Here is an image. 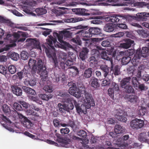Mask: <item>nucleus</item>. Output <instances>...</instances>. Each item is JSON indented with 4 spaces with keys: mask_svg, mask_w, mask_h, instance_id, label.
Segmentation results:
<instances>
[{
    "mask_svg": "<svg viewBox=\"0 0 149 149\" xmlns=\"http://www.w3.org/2000/svg\"><path fill=\"white\" fill-rule=\"evenodd\" d=\"M48 37L46 40L47 42L42 45V47L47 56L51 58L52 57L53 54L55 53V49L53 45V42L56 43L57 40L56 38H54L51 35L49 36Z\"/></svg>",
    "mask_w": 149,
    "mask_h": 149,
    "instance_id": "nucleus-1",
    "label": "nucleus"
},
{
    "mask_svg": "<svg viewBox=\"0 0 149 149\" xmlns=\"http://www.w3.org/2000/svg\"><path fill=\"white\" fill-rule=\"evenodd\" d=\"M101 140L103 144L110 146L108 148L109 149H120L122 143V139L121 138L116 137L112 143L107 136L102 137Z\"/></svg>",
    "mask_w": 149,
    "mask_h": 149,
    "instance_id": "nucleus-2",
    "label": "nucleus"
},
{
    "mask_svg": "<svg viewBox=\"0 0 149 149\" xmlns=\"http://www.w3.org/2000/svg\"><path fill=\"white\" fill-rule=\"evenodd\" d=\"M70 86L68 93L77 98L81 96V93L79 90L76 87V84L73 82H69L68 84Z\"/></svg>",
    "mask_w": 149,
    "mask_h": 149,
    "instance_id": "nucleus-3",
    "label": "nucleus"
},
{
    "mask_svg": "<svg viewBox=\"0 0 149 149\" xmlns=\"http://www.w3.org/2000/svg\"><path fill=\"white\" fill-rule=\"evenodd\" d=\"M144 125V121L140 119L136 118L130 123V126L133 129L138 130L143 127Z\"/></svg>",
    "mask_w": 149,
    "mask_h": 149,
    "instance_id": "nucleus-4",
    "label": "nucleus"
},
{
    "mask_svg": "<svg viewBox=\"0 0 149 149\" xmlns=\"http://www.w3.org/2000/svg\"><path fill=\"white\" fill-rule=\"evenodd\" d=\"M76 34H81L84 37L90 38L95 35L94 27H91L88 30L83 29L75 33Z\"/></svg>",
    "mask_w": 149,
    "mask_h": 149,
    "instance_id": "nucleus-5",
    "label": "nucleus"
},
{
    "mask_svg": "<svg viewBox=\"0 0 149 149\" xmlns=\"http://www.w3.org/2000/svg\"><path fill=\"white\" fill-rule=\"evenodd\" d=\"M54 63V66L55 67L58 68L59 69H62L63 71L66 70L65 67V63L64 62L58 61L55 53H53L51 57Z\"/></svg>",
    "mask_w": 149,
    "mask_h": 149,
    "instance_id": "nucleus-6",
    "label": "nucleus"
},
{
    "mask_svg": "<svg viewBox=\"0 0 149 149\" xmlns=\"http://www.w3.org/2000/svg\"><path fill=\"white\" fill-rule=\"evenodd\" d=\"M30 70L29 68L26 69L24 68L21 71L17 73V76L15 75L13 76V77L16 78V77H18L19 80H21L23 78H24L26 80V78L30 74Z\"/></svg>",
    "mask_w": 149,
    "mask_h": 149,
    "instance_id": "nucleus-7",
    "label": "nucleus"
},
{
    "mask_svg": "<svg viewBox=\"0 0 149 149\" xmlns=\"http://www.w3.org/2000/svg\"><path fill=\"white\" fill-rule=\"evenodd\" d=\"M31 108L32 109L34 110L37 111V112H35L33 110H30L31 111L30 113L31 115V116L30 118L31 119L34 121H37L38 120L39 118V115L38 112H40V109L38 107L36 106L34 104H32L31 105Z\"/></svg>",
    "mask_w": 149,
    "mask_h": 149,
    "instance_id": "nucleus-8",
    "label": "nucleus"
},
{
    "mask_svg": "<svg viewBox=\"0 0 149 149\" xmlns=\"http://www.w3.org/2000/svg\"><path fill=\"white\" fill-rule=\"evenodd\" d=\"M58 95L61 97L60 98L64 103L73 101V98L70 97V95L68 92H59Z\"/></svg>",
    "mask_w": 149,
    "mask_h": 149,
    "instance_id": "nucleus-9",
    "label": "nucleus"
},
{
    "mask_svg": "<svg viewBox=\"0 0 149 149\" xmlns=\"http://www.w3.org/2000/svg\"><path fill=\"white\" fill-rule=\"evenodd\" d=\"M124 111L121 110H118L117 111L116 114L115 115V117L118 120L121 122L125 123L127 119L124 116Z\"/></svg>",
    "mask_w": 149,
    "mask_h": 149,
    "instance_id": "nucleus-10",
    "label": "nucleus"
},
{
    "mask_svg": "<svg viewBox=\"0 0 149 149\" xmlns=\"http://www.w3.org/2000/svg\"><path fill=\"white\" fill-rule=\"evenodd\" d=\"M149 52V43H147L146 46L145 47H143L141 52L137 50L136 52H138V54L140 56L141 58H146L148 56V52Z\"/></svg>",
    "mask_w": 149,
    "mask_h": 149,
    "instance_id": "nucleus-11",
    "label": "nucleus"
},
{
    "mask_svg": "<svg viewBox=\"0 0 149 149\" xmlns=\"http://www.w3.org/2000/svg\"><path fill=\"white\" fill-rule=\"evenodd\" d=\"M111 64L110 73L112 72V74H114L115 75H118L120 73V66L118 65H116L113 61H111Z\"/></svg>",
    "mask_w": 149,
    "mask_h": 149,
    "instance_id": "nucleus-12",
    "label": "nucleus"
},
{
    "mask_svg": "<svg viewBox=\"0 0 149 149\" xmlns=\"http://www.w3.org/2000/svg\"><path fill=\"white\" fill-rule=\"evenodd\" d=\"M89 52V50L87 48H83L79 52V57H78L79 59L85 62V60L87 58Z\"/></svg>",
    "mask_w": 149,
    "mask_h": 149,
    "instance_id": "nucleus-13",
    "label": "nucleus"
},
{
    "mask_svg": "<svg viewBox=\"0 0 149 149\" xmlns=\"http://www.w3.org/2000/svg\"><path fill=\"white\" fill-rule=\"evenodd\" d=\"M11 88L12 92L13 94L17 96H21L22 95V90L20 87L19 85L12 86Z\"/></svg>",
    "mask_w": 149,
    "mask_h": 149,
    "instance_id": "nucleus-14",
    "label": "nucleus"
},
{
    "mask_svg": "<svg viewBox=\"0 0 149 149\" xmlns=\"http://www.w3.org/2000/svg\"><path fill=\"white\" fill-rule=\"evenodd\" d=\"M39 70L36 71L41 77L44 79H46L48 77L49 71L45 67H43L42 69H39Z\"/></svg>",
    "mask_w": 149,
    "mask_h": 149,
    "instance_id": "nucleus-15",
    "label": "nucleus"
},
{
    "mask_svg": "<svg viewBox=\"0 0 149 149\" xmlns=\"http://www.w3.org/2000/svg\"><path fill=\"white\" fill-rule=\"evenodd\" d=\"M127 101L132 104H136L138 101V97L135 95H127L125 96Z\"/></svg>",
    "mask_w": 149,
    "mask_h": 149,
    "instance_id": "nucleus-16",
    "label": "nucleus"
},
{
    "mask_svg": "<svg viewBox=\"0 0 149 149\" xmlns=\"http://www.w3.org/2000/svg\"><path fill=\"white\" fill-rule=\"evenodd\" d=\"M115 24L109 23L105 24L103 28V30L106 32H111L115 30Z\"/></svg>",
    "mask_w": 149,
    "mask_h": 149,
    "instance_id": "nucleus-17",
    "label": "nucleus"
},
{
    "mask_svg": "<svg viewBox=\"0 0 149 149\" xmlns=\"http://www.w3.org/2000/svg\"><path fill=\"white\" fill-rule=\"evenodd\" d=\"M119 0H108V2L110 3L109 5L112 6H126L132 4V3L130 1H126L123 3L120 4L121 5H119L118 2Z\"/></svg>",
    "mask_w": 149,
    "mask_h": 149,
    "instance_id": "nucleus-18",
    "label": "nucleus"
},
{
    "mask_svg": "<svg viewBox=\"0 0 149 149\" xmlns=\"http://www.w3.org/2000/svg\"><path fill=\"white\" fill-rule=\"evenodd\" d=\"M131 77H127L123 78L120 81V86L123 88L126 87V86L130 84Z\"/></svg>",
    "mask_w": 149,
    "mask_h": 149,
    "instance_id": "nucleus-19",
    "label": "nucleus"
},
{
    "mask_svg": "<svg viewBox=\"0 0 149 149\" xmlns=\"http://www.w3.org/2000/svg\"><path fill=\"white\" fill-rule=\"evenodd\" d=\"M126 41L124 43H121L120 46L122 48L127 49L130 47L132 45H134V41L129 39H126Z\"/></svg>",
    "mask_w": 149,
    "mask_h": 149,
    "instance_id": "nucleus-20",
    "label": "nucleus"
},
{
    "mask_svg": "<svg viewBox=\"0 0 149 149\" xmlns=\"http://www.w3.org/2000/svg\"><path fill=\"white\" fill-rule=\"evenodd\" d=\"M85 96L88 104L90 106V107L93 106L95 105L94 100L90 94L88 93H85Z\"/></svg>",
    "mask_w": 149,
    "mask_h": 149,
    "instance_id": "nucleus-21",
    "label": "nucleus"
},
{
    "mask_svg": "<svg viewBox=\"0 0 149 149\" xmlns=\"http://www.w3.org/2000/svg\"><path fill=\"white\" fill-rule=\"evenodd\" d=\"M66 80V77L65 75L63 74L61 76L56 75L55 78L53 79V81L55 82L56 83H63Z\"/></svg>",
    "mask_w": 149,
    "mask_h": 149,
    "instance_id": "nucleus-22",
    "label": "nucleus"
},
{
    "mask_svg": "<svg viewBox=\"0 0 149 149\" xmlns=\"http://www.w3.org/2000/svg\"><path fill=\"white\" fill-rule=\"evenodd\" d=\"M90 66L93 68L98 66L97 60L96 59L95 57L92 56L89 58Z\"/></svg>",
    "mask_w": 149,
    "mask_h": 149,
    "instance_id": "nucleus-23",
    "label": "nucleus"
},
{
    "mask_svg": "<svg viewBox=\"0 0 149 149\" xmlns=\"http://www.w3.org/2000/svg\"><path fill=\"white\" fill-rule=\"evenodd\" d=\"M69 74L73 77H75L79 74V71L77 68L75 66H72L68 68Z\"/></svg>",
    "mask_w": 149,
    "mask_h": 149,
    "instance_id": "nucleus-24",
    "label": "nucleus"
},
{
    "mask_svg": "<svg viewBox=\"0 0 149 149\" xmlns=\"http://www.w3.org/2000/svg\"><path fill=\"white\" fill-rule=\"evenodd\" d=\"M74 101H76V100L73 99V101L72 100V101L70 102H67L65 103H64L66 111L68 112H69L70 110H72L73 109L74 106L73 103H74Z\"/></svg>",
    "mask_w": 149,
    "mask_h": 149,
    "instance_id": "nucleus-25",
    "label": "nucleus"
},
{
    "mask_svg": "<svg viewBox=\"0 0 149 149\" xmlns=\"http://www.w3.org/2000/svg\"><path fill=\"white\" fill-rule=\"evenodd\" d=\"M36 61L35 60L30 58L28 64L30 68H32V72H34L35 71L37 70V67L36 65Z\"/></svg>",
    "mask_w": 149,
    "mask_h": 149,
    "instance_id": "nucleus-26",
    "label": "nucleus"
},
{
    "mask_svg": "<svg viewBox=\"0 0 149 149\" xmlns=\"http://www.w3.org/2000/svg\"><path fill=\"white\" fill-rule=\"evenodd\" d=\"M0 22L4 24H6L8 26L11 27H14V24L9 19H8L0 16Z\"/></svg>",
    "mask_w": 149,
    "mask_h": 149,
    "instance_id": "nucleus-27",
    "label": "nucleus"
},
{
    "mask_svg": "<svg viewBox=\"0 0 149 149\" xmlns=\"http://www.w3.org/2000/svg\"><path fill=\"white\" fill-rule=\"evenodd\" d=\"M100 68L104 76L105 77H106L107 76H109V68L106 65H101L100 66Z\"/></svg>",
    "mask_w": 149,
    "mask_h": 149,
    "instance_id": "nucleus-28",
    "label": "nucleus"
},
{
    "mask_svg": "<svg viewBox=\"0 0 149 149\" xmlns=\"http://www.w3.org/2000/svg\"><path fill=\"white\" fill-rule=\"evenodd\" d=\"M88 10L84 8H77L75 9L76 14L83 16L88 15L90 14L87 13Z\"/></svg>",
    "mask_w": 149,
    "mask_h": 149,
    "instance_id": "nucleus-29",
    "label": "nucleus"
},
{
    "mask_svg": "<svg viewBox=\"0 0 149 149\" xmlns=\"http://www.w3.org/2000/svg\"><path fill=\"white\" fill-rule=\"evenodd\" d=\"M125 128L120 125L117 124L115 126L114 131L117 134L122 133L125 132Z\"/></svg>",
    "mask_w": 149,
    "mask_h": 149,
    "instance_id": "nucleus-30",
    "label": "nucleus"
},
{
    "mask_svg": "<svg viewBox=\"0 0 149 149\" xmlns=\"http://www.w3.org/2000/svg\"><path fill=\"white\" fill-rule=\"evenodd\" d=\"M31 45L32 47L33 48H37L42 51L40 43L39 41L34 40L31 42Z\"/></svg>",
    "mask_w": 149,
    "mask_h": 149,
    "instance_id": "nucleus-31",
    "label": "nucleus"
},
{
    "mask_svg": "<svg viewBox=\"0 0 149 149\" xmlns=\"http://www.w3.org/2000/svg\"><path fill=\"white\" fill-rule=\"evenodd\" d=\"M123 17L120 16L114 15L109 17V20L113 23L118 22Z\"/></svg>",
    "mask_w": 149,
    "mask_h": 149,
    "instance_id": "nucleus-32",
    "label": "nucleus"
},
{
    "mask_svg": "<svg viewBox=\"0 0 149 149\" xmlns=\"http://www.w3.org/2000/svg\"><path fill=\"white\" fill-rule=\"evenodd\" d=\"M58 142L61 143L63 146L66 148H68L70 146L69 143L70 142V139H68L66 140L65 138L64 139H60L58 140Z\"/></svg>",
    "mask_w": 149,
    "mask_h": 149,
    "instance_id": "nucleus-33",
    "label": "nucleus"
},
{
    "mask_svg": "<svg viewBox=\"0 0 149 149\" xmlns=\"http://www.w3.org/2000/svg\"><path fill=\"white\" fill-rule=\"evenodd\" d=\"M91 85L92 87L95 88H97L100 86V84L97 79L94 77H92L91 79Z\"/></svg>",
    "mask_w": 149,
    "mask_h": 149,
    "instance_id": "nucleus-34",
    "label": "nucleus"
},
{
    "mask_svg": "<svg viewBox=\"0 0 149 149\" xmlns=\"http://www.w3.org/2000/svg\"><path fill=\"white\" fill-rule=\"evenodd\" d=\"M137 32L139 35L143 38L149 37V31H145L143 29H139Z\"/></svg>",
    "mask_w": 149,
    "mask_h": 149,
    "instance_id": "nucleus-35",
    "label": "nucleus"
},
{
    "mask_svg": "<svg viewBox=\"0 0 149 149\" xmlns=\"http://www.w3.org/2000/svg\"><path fill=\"white\" fill-rule=\"evenodd\" d=\"M22 89L24 91L28 94L35 95L36 94L35 91L31 88L26 86H24L22 87Z\"/></svg>",
    "mask_w": 149,
    "mask_h": 149,
    "instance_id": "nucleus-36",
    "label": "nucleus"
},
{
    "mask_svg": "<svg viewBox=\"0 0 149 149\" xmlns=\"http://www.w3.org/2000/svg\"><path fill=\"white\" fill-rule=\"evenodd\" d=\"M93 69L89 68L86 70L83 74V77L86 78H89L92 75Z\"/></svg>",
    "mask_w": 149,
    "mask_h": 149,
    "instance_id": "nucleus-37",
    "label": "nucleus"
},
{
    "mask_svg": "<svg viewBox=\"0 0 149 149\" xmlns=\"http://www.w3.org/2000/svg\"><path fill=\"white\" fill-rule=\"evenodd\" d=\"M140 55L138 54V52H136L134 55V56L132 59L131 62L132 64L134 66L137 65V63L139 62L138 59L141 58Z\"/></svg>",
    "mask_w": 149,
    "mask_h": 149,
    "instance_id": "nucleus-38",
    "label": "nucleus"
},
{
    "mask_svg": "<svg viewBox=\"0 0 149 149\" xmlns=\"http://www.w3.org/2000/svg\"><path fill=\"white\" fill-rule=\"evenodd\" d=\"M140 80L139 79H137L136 77H133L132 78H131L132 83L135 89H137V87L140 83L139 81Z\"/></svg>",
    "mask_w": 149,
    "mask_h": 149,
    "instance_id": "nucleus-39",
    "label": "nucleus"
},
{
    "mask_svg": "<svg viewBox=\"0 0 149 149\" xmlns=\"http://www.w3.org/2000/svg\"><path fill=\"white\" fill-rule=\"evenodd\" d=\"M101 55V57L102 59L108 61L110 63H111V61H113L111 57H109L107 55V52L105 51L102 52Z\"/></svg>",
    "mask_w": 149,
    "mask_h": 149,
    "instance_id": "nucleus-40",
    "label": "nucleus"
},
{
    "mask_svg": "<svg viewBox=\"0 0 149 149\" xmlns=\"http://www.w3.org/2000/svg\"><path fill=\"white\" fill-rule=\"evenodd\" d=\"M117 51L116 49H115L113 47H111V49H109L107 50L108 54L112 56L113 57L115 58L117 56Z\"/></svg>",
    "mask_w": 149,
    "mask_h": 149,
    "instance_id": "nucleus-41",
    "label": "nucleus"
},
{
    "mask_svg": "<svg viewBox=\"0 0 149 149\" xmlns=\"http://www.w3.org/2000/svg\"><path fill=\"white\" fill-rule=\"evenodd\" d=\"M23 123L24 127L29 129L30 128L32 125L31 122L26 118L24 119V120L23 122Z\"/></svg>",
    "mask_w": 149,
    "mask_h": 149,
    "instance_id": "nucleus-42",
    "label": "nucleus"
},
{
    "mask_svg": "<svg viewBox=\"0 0 149 149\" xmlns=\"http://www.w3.org/2000/svg\"><path fill=\"white\" fill-rule=\"evenodd\" d=\"M147 137L146 135L141 134L139 137L138 139L141 142H145L149 144V140L147 139Z\"/></svg>",
    "mask_w": 149,
    "mask_h": 149,
    "instance_id": "nucleus-43",
    "label": "nucleus"
},
{
    "mask_svg": "<svg viewBox=\"0 0 149 149\" xmlns=\"http://www.w3.org/2000/svg\"><path fill=\"white\" fill-rule=\"evenodd\" d=\"M37 67V69L36 71H35L34 72L35 73L36 72V71L39 70V69H42L43 67H45V63L43 62L41 59L39 60L37 62V65H36Z\"/></svg>",
    "mask_w": 149,
    "mask_h": 149,
    "instance_id": "nucleus-44",
    "label": "nucleus"
},
{
    "mask_svg": "<svg viewBox=\"0 0 149 149\" xmlns=\"http://www.w3.org/2000/svg\"><path fill=\"white\" fill-rule=\"evenodd\" d=\"M126 93H133L134 92L133 86L130 84L123 88Z\"/></svg>",
    "mask_w": 149,
    "mask_h": 149,
    "instance_id": "nucleus-45",
    "label": "nucleus"
},
{
    "mask_svg": "<svg viewBox=\"0 0 149 149\" xmlns=\"http://www.w3.org/2000/svg\"><path fill=\"white\" fill-rule=\"evenodd\" d=\"M35 11L37 15H42L45 14L47 13V10L44 8H37Z\"/></svg>",
    "mask_w": 149,
    "mask_h": 149,
    "instance_id": "nucleus-46",
    "label": "nucleus"
},
{
    "mask_svg": "<svg viewBox=\"0 0 149 149\" xmlns=\"http://www.w3.org/2000/svg\"><path fill=\"white\" fill-rule=\"evenodd\" d=\"M112 86L113 87L111 88L113 89L114 91L115 92V94L119 93L120 91L118 84L115 82H113Z\"/></svg>",
    "mask_w": 149,
    "mask_h": 149,
    "instance_id": "nucleus-47",
    "label": "nucleus"
},
{
    "mask_svg": "<svg viewBox=\"0 0 149 149\" xmlns=\"http://www.w3.org/2000/svg\"><path fill=\"white\" fill-rule=\"evenodd\" d=\"M131 57L130 56H124L123 57L121 60L122 63L123 65H126L127 64L131 61Z\"/></svg>",
    "mask_w": 149,
    "mask_h": 149,
    "instance_id": "nucleus-48",
    "label": "nucleus"
},
{
    "mask_svg": "<svg viewBox=\"0 0 149 149\" xmlns=\"http://www.w3.org/2000/svg\"><path fill=\"white\" fill-rule=\"evenodd\" d=\"M58 108L59 111L61 113H64L66 111L64 103L63 104L59 103L58 104Z\"/></svg>",
    "mask_w": 149,
    "mask_h": 149,
    "instance_id": "nucleus-49",
    "label": "nucleus"
},
{
    "mask_svg": "<svg viewBox=\"0 0 149 149\" xmlns=\"http://www.w3.org/2000/svg\"><path fill=\"white\" fill-rule=\"evenodd\" d=\"M2 110L6 114H9L10 112V110L9 107L7 105L4 104L2 107Z\"/></svg>",
    "mask_w": 149,
    "mask_h": 149,
    "instance_id": "nucleus-50",
    "label": "nucleus"
},
{
    "mask_svg": "<svg viewBox=\"0 0 149 149\" xmlns=\"http://www.w3.org/2000/svg\"><path fill=\"white\" fill-rule=\"evenodd\" d=\"M53 35L54 36H57L58 41L61 43H63V39L64 35L62 33H61V34H58L57 33L55 32L54 33Z\"/></svg>",
    "mask_w": 149,
    "mask_h": 149,
    "instance_id": "nucleus-51",
    "label": "nucleus"
},
{
    "mask_svg": "<svg viewBox=\"0 0 149 149\" xmlns=\"http://www.w3.org/2000/svg\"><path fill=\"white\" fill-rule=\"evenodd\" d=\"M24 82L25 85L27 86L29 85L31 86H35L36 83V81L35 79H31L30 80H26Z\"/></svg>",
    "mask_w": 149,
    "mask_h": 149,
    "instance_id": "nucleus-52",
    "label": "nucleus"
},
{
    "mask_svg": "<svg viewBox=\"0 0 149 149\" xmlns=\"http://www.w3.org/2000/svg\"><path fill=\"white\" fill-rule=\"evenodd\" d=\"M143 13H139L136 15V16L135 17V19L139 21H145V19L143 17Z\"/></svg>",
    "mask_w": 149,
    "mask_h": 149,
    "instance_id": "nucleus-53",
    "label": "nucleus"
},
{
    "mask_svg": "<svg viewBox=\"0 0 149 149\" xmlns=\"http://www.w3.org/2000/svg\"><path fill=\"white\" fill-rule=\"evenodd\" d=\"M8 71L11 74H14L16 72L17 68L15 66L13 65H11L8 66Z\"/></svg>",
    "mask_w": 149,
    "mask_h": 149,
    "instance_id": "nucleus-54",
    "label": "nucleus"
},
{
    "mask_svg": "<svg viewBox=\"0 0 149 149\" xmlns=\"http://www.w3.org/2000/svg\"><path fill=\"white\" fill-rule=\"evenodd\" d=\"M40 96L42 100L46 101L48 100L52 97L51 95H48L46 94H41Z\"/></svg>",
    "mask_w": 149,
    "mask_h": 149,
    "instance_id": "nucleus-55",
    "label": "nucleus"
},
{
    "mask_svg": "<svg viewBox=\"0 0 149 149\" xmlns=\"http://www.w3.org/2000/svg\"><path fill=\"white\" fill-rule=\"evenodd\" d=\"M74 106L76 108L77 112L78 113H80L81 112H84V111L82 110L81 108L79 106V103L76 101H74Z\"/></svg>",
    "mask_w": 149,
    "mask_h": 149,
    "instance_id": "nucleus-56",
    "label": "nucleus"
},
{
    "mask_svg": "<svg viewBox=\"0 0 149 149\" xmlns=\"http://www.w3.org/2000/svg\"><path fill=\"white\" fill-rule=\"evenodd\" d=\"M10 56L11 58L12 59L17 61L19 58V55L18 54L14 52L11 53Z\"/></svg>",
    "mask_w": 149,
    "mask_h": 149,
    "instance_id": "nucleus-57",
    "label": "nucleus"
},
{
    "mask_svg": "<svg viewBox=\"0 0 149 149\" xmlns=\"http://www.w3.org/2000/svg\"><path fill=\"white\" fill-rule=\"evenodd\" d=\"M61 32L63 34L64 37L68 38H71L72 34V33L67 31L63 30L61 31Z\"/></svg>",
    "mask_w": 149,
    "mask_h": 149,
    "instance_id": "nucleus-58",
    "label": "nucleus"
},
{
    "mask_svg": "<svg viewBox=\"0 0 149 149\" xmlns=\"http://www.w3.org/2000/svg\"><path fill=\"white\" fill-rule=\"evenodd\" d=\"M142 146L141 144H139L138 143L134 142L130 144V146L132 148H141Z\"/></svg>",
    "mask_w": 149,
    "mask_h": 149,
    "instance_id": "nucleus-59",
    "label": "nucleus"
},
{
    "mask_svg": "<svg viewBox=\"0 0 149 149\" xmlns=\"http://www.w3.org/2000/svg\"><path fill=\"white\" fill-rule=\"evenodd\" d=\"M13 107L17 111H21L22 110V107L21 104L19 103L15 102L13 105Z\"/></svg>",
    "mask_w": 149,
    "mask_h": 149,
    "instance_id": "nucleus-60",
    "label": "nucleus"
},
{
    "mask_svg": "<svg viewBox=\"0 0 149 149\" xmlns=\"http://www.w3.org/2000/svg\"><path fill=\"white\" fill-rule=\"evenodd\" d=\"M68 125V126L70 127L73 130H74V129H75L76 127V125L74 122L72 120H69Z\"/></svg>",
    "mask_w": 149,
    "mask_h": 149,
    "instance_id": "nucleus-61",
    "label": "nucleus"
},
{
    "mask_svg": "<svg viewBox=\"0 0 149 149\" xmlns=\"http://www.w3.org/2000/svg\"><path fill=\"white\" fill-rule=\"evenodd\" d=\"M137 89L141 91H143L147 89V88L144 84L140 83L137 87Z\"/></svg>",
    "mask_w": 149,
    "mask_h": 149,
    "instance_id": "nucleus-62",
    "label": "nucleus"
},
{
    "mask_svg": "<svg viewBox=\"0 0 149 149\" xmlns=\"http://www.w3.org/2000/svg\"><path fill=\"white\" fill-rule=\"evenodd\" d=\"M77 135L82 138H86L87 136V133L85 131L81 130L77 133Z\"/></svg>",
    "mask_w": 149,
    "mask_h": 149,
    "instance_id": "nucleus-63",
    "label": "nucleus"
},
{
    "mask_svg": "<svg viewBox=\"0 0 149 149\" xmlns=\"http://www.w3.org/2000/svg\"><path fill=\"white\" fill-rule=\"evenodd\" d=\"M146 109L145 108L140 109L137 111L138 115L140 116H143L144 115L146 112Z\"/></svg>",
    "mask_w": 149,
    "mask_h": 149,
    "instance_id": "nucleus-64",
    "label": "nucleus"
}]
</instances>
